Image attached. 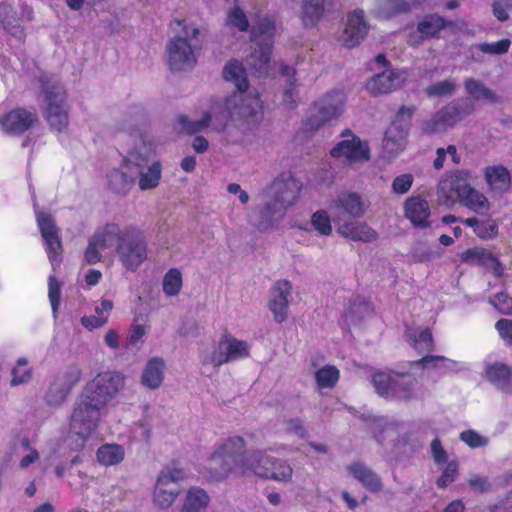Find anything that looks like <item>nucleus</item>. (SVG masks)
Returning <instances> with one entry per match:
<instances>
[{
  "label": "nucleus",
  "mask_w": 512,
  "mask_h": 512,
  "mask_svg": "<svg viewBox=\"0 0 512 512\" xmlns=\"http://www.w3.org/2000/svg\"><path fill=\"white\" fill-rule=\"evenodd\" d=\"M246 446L241 436H231L216 444L205 467V478L211 482H221L230 476L268 480L272 456L260 449L246 453Z\"/></svg>",
  "instance_id": "nucleus-1"
},
{
  "label": "nucleus",
  "mask_w": 512,
  "mask_h": 512,
  "mask_svg": "<svg viewBox=\"0 0 512 512\" xmlns=\"http://www.w3.org/2000/svg\"><path fill=\"white\" fill-rule=\"evenodd\" d=\"M123 386V375L111 371L99 373L85 385L70 422L71 429L82 440H87L97 429L100 410L115 397Z\"/></svg>",
  "instance_id": "nucleus-2"
},
{
  "label": "nucleus",
  "mask_w": 512,
  "mask_h": 512,
  "mask_svg": "<svg viewBox=\"0 0 512 512\" xmlns=\"http://www.w3.org/2000/svg\"><path fill=\"white\" fill-rule=\"evenodd\" d=\"M223 78L232 82L237 91L233 92L225 101V108L231 117L237 116L241 119H261L263 116L262 102L258 94L247 95L249 81L246 69L242 62L236 59L229 60L222 72Z\"/></svg>",
  "instance_id": "nucleus-3"
},
{
  "label": "nucleus",
  "mask_w": 512,
  "mask_h": 512,
  "mask_svg": "<svg viewBox=\"0 0 512 512\" xmlns=\"http://www.w3.org/2000/svg\"><path fill=\"white\" fill-rule=\"evenodd\" d=\"M105 241L115 246L116 252L123 265L136 271L147 258V241L144 232L136 226L120 227L116 223H107L104 234Z\"/></svg>",
  "instance_id": "nucleus-4"
},
{
  "label": "nucleus",
  "mask_w": 512,
  "mask_h": 512,
  "mask_svg": "<svg viewBox=\"0 0 512 512\" xmlns=\"http://www.w3.org/2000/svg\"><path fill=\"white\" fill-rule=\"evenodd\" d=\"M181 27V35L171 38L167 45L168 65L171 71H184L193 68L197 62L195 51L201 48L200 30L176 19L171 23Z\"/></svg>",
  "instance_id": "nucleus-5"
},
{
  "label": "nucleus",
  "mask_w": 512,
  "mask_h": 512,
  "mask_svg": "<svg viewBox=\"0 0 512 512\" xmlns=\"http://www.w3.org/2000/svg\"><path fill=\"white\" fill-rule=\"evenodd\" d=\"M39 82L46 103L45 118L49 128L54 132L62 133L69 126L67 92L59 81L49 75H41Z\"/></svg>",
  "instance_id": "nucleus-6"
},
{
  "label": "nucleus",
  "mask_w": 512,
  "mask_h": 512,
  "mask_svg": "<svg viewBox=\"0 0 512 512\" xmlns=\"http://www.w3.org/2000/svg\"><path fill=\"white\" fill-rule=\"evenodd\" d=\"M276 34V22L273 17L260 18L250 31L251 41L257 48L248 59L249 65L260 75L267 74Z\"/></svg>",
  "instance_id": "nucleus-7"
},
{
  "label": "nucleus",
  "mask_w": 512,
  "mask_h": 512,
  "mask_svg": "<svg viewBox=\"0 0 512 512\" xmlns=\"http://www.w3.org/2000/svg\"><path fill=\"white\" fill-rule=\"evenodd\" d=\"M372 383L376 392L385 399L409 402L416 397L418 381L408 372L377 371L372 375Z\"/></svg>",
  "instance_id": "nucleus-8"
},
{
  "label": "nucleus",
  "mask_w": 512,
  "mask_h": 512,
  "mask_svg": "<svg viewBox=\"0 0 512 512\" xmlns=\"http://www.w3.org/2000/svg\"><path fill=\"white\" fill-rule=\"evenodd\" d=\"M345 96L341 91L335 90L327 93L320 100L313 103V113L302 123L304 134H311L326 123L337 119L343 112Z\"/></svg>",
  "instance_id": "nucleus-9"
},
{
  "label": "nucleus",
  "mask_w": 512,
  "mask_h": 512,
  "mask_svg": "<svg viewBox=\"0 0 512 512\" xmlns=\"http://www.w3.org/2000/svg\"><path fill=\"white\" fill-rule=\"evenodd\" d=\"M415 106H401L394 120L385 131L383 148L390 155H397L406 147Z\"/></svg>",
  "instance_id": "nucleus-10"
},
{
  "label": "nucleus",
  "mask_w": 512,
  "mask_h": 512,
  "mask_svg": "<svg viewBox=\"0 0 512 512\" xmlns=\"http://www.w3.org/2000/svg\"><path fill=\"white\" fill-rule=\"evenodd\" d=\"M270 189L273 193V201L261 210V214L265 218H269L275 213L277 205L281 211L294 205L299 198L302 184L292 175L286 177L281 175L272 182Z\"/></svg>",
  "instance_id": "nucleus-11"
},
{
  "label": "nucleus",
  "mask_w": 512,
  "mask_h": 512,
  "mask_svg": "<svg viewBox=\"0 0 512 512\" xmlns=\"http://www.w3.org/2000/svg\"><path fill=\"white\" fill-rule=\"evenodd\" d=\"M250 348L247 341L237 339L228 331H225L220 337L215 351L203 361V364L220 367L223 364L247 358L250 356Z\"/></svg>",
  "instance_id": "nucleus-12"
},
{
  "label": "nucleus",
  "mask_w": 512,
  "mask_h": 512,
  "mask_svg": "<svg viewBox=\"0 0 512 512\" xmlns=\"http://www.w3.org/2000/svg\"><path fill=\"white\" fill-rule=\"evenodd\" d=\"M39 116L35 107H16L0 116V129L9 136H21L35 128Z\"/></svg>",
  "instance_id": "nucleus-13"
},
{
  "label": "nucleus",
  "mask_w": 512,
  "mask_h": 512,
  "mask_svg": "<svg viewBox=\"0 0 512 512\" xmlns=\"http://www.w3.org/2000/svg\"><path fill=\"white\" fill-rule=\"evenodd\" d=\"M185 477L186 474L183 469L175 467L162 469L153 493L155 505L162 509L170 507L179 494V490L174 486L184 480Z\"/></svg>",
  "instance_id": "nucleus-14"
},
{
  "label": "nucleus",
  "mask_w": 512,
  "mask_h": 512,
  "mask_svg": "<svg viewBox=\"0 0 512 512\" xmlns=\"http://www.w3.org/2000/svg\"><path fill=\"white\" fill-rule=\"evenodd\" d=\"M451 25L452 21L443 16L427 14L417 22L414 30L408 32L407 44L409 47L418 48L427 40L440 39L442 30Z\"/></svg>",
  "instance_id": "nucleus-15"
},
{
  "label": "nucleus",
  "mask_w": 512,
  "mask_h": 512,
  "mask_svg": "<svg viewBox=\"0 0 512 512\" xmlns=\"http://www.w3.org/2000/svg\"><path fill=\"white\" fill-rule=\"evenodd\" d=\"M82 378V370L78 365H70L59 373L46 393V402L49 405H60Z\"/></svg>",
  "instance_id": "nucleus-16"
},
{
  "label": "nucleus",
  "mask_w": 512,
  "mask_h": 512,
  "mask_svg": "<svg viewBox=\"0 0 512 512\" xmlns=\"http://www.w3.org/2000/svg\"><path fill=\"white\" fill-rule=\"evenodd\" d=\"M37 223L45 242V249L52 266L58 265L63 252L62 242L59 237V229L53 217L45 212L37 215Z\"/></svg>",
  "instance_id": "nucleus-17"
},
{
  "label": "nucleus",
  "mask_w": 512,
  "mask_h": 512,
  "mask_svg": "<svg viewBox=\"0 0 512 512\" xmlns=\"http://www.w3.org/2000/svg\"><path fill=\"white\" fill-rule=\"evenodd\" d=\"M336 159H344L348 163H363L370 159V147L358 136L339 141L330 151Z\"/></svg>",
  "instance_id": "nucleus-18"
},
{
  "label": "nucleus",
  "mask_w": 512,
  "mask_h": 512,
  "mask_svg": "<svg viewBox=\"0 0 512 512\" xmlns=\"http://www.w3.org/2000/svg\"><path fill=\"white\" fill-rule=\"evenodd\" d=\"M470 179L471 172L468 170H455L451 172L439 187L440 197L445 198V203H454L472 187Z\"/></svg>",
  "instance_id": "nucleus-19"
},
{
  "label": "nucleus",
  "mask_w": 512,
  "mask_h": 512,
  "mask_svg": "<svg viewBox=\"0 0 512 512\" xmlns=\"http://www.w3.org/2000/svg\"><path fill=\"white\" fill-rule=\"evenodd\" d=\"M369 26L364 18V11L356 9L347 17V23L342 35L343 46L354 48L367 35Z\"/></svg>",
  "instance_id": "nucleus-20"
},
{
  "label": "nucleus",
  "mask_w": 512,
  "mask_h": 512,
  "mask_svg": "<svg viewBox=\"0 0 512 512\" xmlns=\"http://www.w3.org/2000/svg\"><path fill=\"white\" fill-rule=\"evenodd\" d=\"M330 208L338 214H346L352 218H361L366 212V205L356 192L339 193L331 202Z\"/></svg>",
  "instance_id": "nucleus-21"
},
{
  "label": "nucleus",
  "mask_w": 512,
  "mask_h": 512,
  "mask_svg": "<svg viewBox=\"0 0 512 512\" xmlns=\"http://www.w3.org/2000/svg\"><path fill=\"white\" fill-rule=\"evenodd\" d=\"M430 206L421 196H411L404 202V215L414 227H430Z\"/></svg>",
  "instance_id": "nucleus-22"
},
{
  "label": "nucleus",
  "mask_w": 512,
  "mask_h": 512,
  "mask_svg": "<svg viewBox=\"0 0 512 512\" xmlns=\"http://www.w3.org/2000/svg\"><path fill=\"white\" fill-rule=\"evenodd\" d=\"M290 291L291 284L288 280H279L272 288V298L269 307L278 323H282L287 319Z\"/></svg>",
  "instance_id": "nucleus-23"
},
{
  "label": "nucleus",
  "mask_w": 512,
  "mask_h": 512,
  "mask_svg": "<svg viewBox=\"0 0 512 512\" xmlns=\"http://www.w3.org/2000/svg\"><path fill=\"white\" fill-rule=\"evenodd\" d=\"M348 473L371 493H378L383 488L381 477L366 464L356 461L347 466Z\"/></svg>",
  "instance_id": "nucleus-24"
},
{
  "label": "nucleus",
  "mask_w": 512,
  "mask_h": 512,
  "mask_svg": "<svg viewBox=\"0 0 512 512\" xmlns=\"http://www.w3.org/2000/svg\"><path fill=\"white\" fill-rule=\"evenodd\" d=\"M402 81L399 72L386 70L371 77L366 83V89L372 96L387 94L400 87Z\"/></svg>",
  "instance_id": "nucleus-25"
},
{
  "label": "nucleus",
  "mask_w": 512,
  "mask_h": 512,
  "mask_svg": "<svg viewBox=\"0 0 512 512\" xmlns=\"http://www.w3.org/2000/svg\"><path fill=\"white\" fill-rule=\"evenodd\" d=\"M483 174L490 192L502 195L510 190L511 174L505 166H487Z\"/></svg>",
  "instance_id": "nucleus-26"
},
{
  "label": "nucleus",
  "mask_w": 512,
  "mask_h": 512,
  "mask_svg": "<svg viewBox=\"0 0 512 512\" xmlns=\"http://www.w3.org/2000/svg\"><path fill=\"white\" fill-rule=\"evenodd\" d=\"M337 232L352 241L365 243L373 242L379 237L377 231L366 222H345L338 226Z\"/></svg>",
  "instance_id": "nucleus-27"
},
{
  "label": "nucleus",
  "mask_w": 512,
  "mask_h": 512,
  "mask_svg": "<svg viewBox=\"0 0 512 512\" xmlns=\"http://www.w3.org/2000/svg\"><path fill=\"white\" fill-rule=\"evenodd\" d=\"M448 127H453L475 111V105L470 98H461L440 109Z\"/></svg>",
  "instance_id": "nucleus-28"
},
{
  "label": "nucleus",
  "mask_w": 512,
  "mask_h": 512,
  "mask_svg": "<svg viewBox=\"0 0 512 512\" xmlns=\"http://www.w3.org/2000/svg\"><path fill=\"white\" fill-rule=\"evenodd\" d=\"M462 262L493 269L496 274H501V265L498 259L484 248H468L460 255Z\"/></svg>",
  "instance_id": "nucleus-29"
},
{
  "label": "nucleus",
  "mask_w": 512,
  "mask_h": 512,
  "mask_svg": "<svg viewBox=\"0 0 512 512\" xmlns=\"http://www.w3.org/2000/svg\"><path fill=\"white\" fill-rule=\"evenodd\" d=\"M326 0H302L301 20L304 26H315L324 16Z\"/></svg>",
  "instance_id": "nucleus-30"
},
{
  "label": "nucleus",
  "mask_w": 512,
  "mask_h": 512,
  "mask_svg": "<svg viewBox=\"0 0 512 512\" xmlns=\"http://www.w3.org/2000/svg\"><path fill=\"white\" fill-rule=\"evenodd\" d=\"M457 201L479 215H486L491 208L488 198L474 187L468 189L467 193Z\"/></svg>",
  "instance_id": "nucleus-31"
},
{
  "label": "nucleus",
  "mask_w": 512,
  "mask_h": 512,
  "mask_svg": "<svg viewBox=\"0 0 512 512\" xmlns=\"http://www.w3.org/2000/svg\"><path fill=\"white\" fill-rule=\"evenodd\" d=\"M486 376L494 386L506 390L512 383V368L507 364L496 362L487 366Z\"/></svg>",
  "instance_id": "nucleus-32"
},
{
  "label": "nucleus",
  "mask_w": 512,
  "mask_h": 512,
  "mask_svg": "<svg viewBox=\"0 0 512 512\" xmlns=\"http://www.w3.org/2000/svg\"><path fill=\"white\" fill-rule=\"evenodd\" d=\"M164 368L163 359L157 357L150 359L142 373V384L150 389L158 388L163 381Z\"/></svg>",
  "instance_id": "nucleus-33"
},
{
  "label": "nucleus",
  "mask_w": 512,
  "mask_h": 512,
  "mask_svg": "<svg viewBox=\"0 0 512 512\" xmlns=\"http://www.w3.org/2000/svg\"><path fill=\"white\" fill-rule=\"evenodd\" d=\"M210 502L207 492L199 487H191L185 496L180 512H203Z\"/></svg>",
  "instance_id": "nucleus-34"
},
{
  "label": "nucleus",
  "mask_w": 512,
  "mask_h": 512,
  "mask_svg": "<svg viewBox=\"0 0 512 512\" xmlns=\"http://www.w3.org/2000/svg\"><path fill=\"white\" fill-rule=\"evenodd\" d=\"M106 232V224L99 228L93 237L89 240L88 246L84 252V258L88 264H96L101 260V254L99 249L105 250L112 247V244H108L103 239H106L104 235Z\"/></svg>",
  "instance_id": "nucleus-35"
},
{
  "label": "nucleus",
  "mask_w": 512,
  "mask_h": 512,
  "mask_svg": "<svg viewBox=\"0 0 512 512\" xmlns=\"http://www.w3.org/2000/svg\"><path fill=\"white\" fill-rule=\"evenodd\" d=\"M464 88L466 93L475 100L484 99L490 103H497L500 100V97L494 91L472 77L464 80Z\"/></svg>",
  "instance_id": "nucleus-36"
},
{
  "label": "nucleus",
  "mask_w": 512,
  "mask_h": 512,
  "mask_svg": "<svg viewBox=\"0 0 512 512\" xmlns=\"http://www.w3.org/2000/svg\"><path fill=\"white\" fill-rule=\"evenodd\" d=\"M96 456L101 465L114 466L123 461L125 450L119 444H103L98 448Z\"/></svg>",
  "instance_id": "nucleus-37"
},
{
  "label": "nucleus",
  "mask_w": 512,
  "mask_h": 512,
  "mask_svg": "<svg viewBox=\"0 0 512 512\" xmlns=\"http://www.w3.org/2000/svg\"><path fill=\"white\" fill-rule=\"evenodd\" d=\"M268 480L288 483L292 480L293 469L287 460L272 456L269 467Z\"/></svg>",
  "instance_id": "nucleus-38"
},
{
  "label": "nucleus",
  "mask_w": 512,
  "mask_h": 512,
  "mask_svg": "<svg viewBox=\"0 0 512 512\" xmlns=\"http://www.w3.org/2000/svg\"><path fill=\"white\" fill-rule=\"evenodd\" d=\"M134 182L135 179L133 177L120 169H113L108 175L109 187L117 194H127L133 187Z\"/></svg>",
  "instance_id": "nucleus-39"
},
{
  "label": "nucleus",
  "mask_w": 512,
  "mask_h": 512,
  "mask_svg": "<svg viewBox=\"0 0 512 512\" xmlns=\"http://www.w3.org/2000/svg\"><path fill=\"white\" fill-rule=\"evenodd\" d=\"M340 378L339 370L333 365H325L315 373V380L318 388H334Z\"/></svg>",
  "instance_id": "nucleus-40"
},
{
  "label": "nucleus",
  "mask_w": 512,
  "mask_h": 512,
  "mask_svg": "<svg viewBox=\"0 0 512 512\" xmlns=\"http://www.w3.org/2000/svg\"><path fill=\"white\" fill-rule=\"evenodd\" d=\"M445 118L441 110L431 115L429 119H425L420 123L419 131L421 135L430 136L447 130Z\"/></svg>",
  "instance_id": "nucleus-41"
},
{
  "label": "nucleus",
  "mask_w": 512,
  "mask_h": 512,
  "mask_svg": "<svg viewBox=\"0 0 512 512\" xmlns=\"http://www.w3.org/2000/svg\"><path fill=\"white\" fill-rule=\"evenodd\" d=\"M162 167L159 161L153 162L146 172H141L139 177V188L149 190L158 186L161 179Z\"/></svg>",
  "instance_id": "nucleus-42"
},
{
  "label": "nucleus",
  "mask_w": 512,
  "mask_h": 512,
  "mask_svg": "<svg viewBox=\"0 0 512 512\" xmlns=\"http://www.w3.org/2000/svg\"><path fill=\"white\" fill-rule=\"evenodd\" d=\"M409 10L410 6L405 0H381L378 6L379 15L385 19H391Z\"/></svg>",
  "instance_id": "nucleus-43"
},
{
  "label": "nucleus",
  "mask_w": 512,
  "mask_h": 512,
  "mask_svg": "<svg viewBox=\"0 0 512 512\" xmlns=\"http://www.w3.org/2000/svg\"><path fill=\"white\" fill-rule=\"evenodd\" d=\"M182 274L179 269H169L163 277V291L167 296H176L182 289Z\"/></svg>",
  "instance_id": "nucleus-44"
},
{
  "label": "nucleus",
  "mask_w": 512,
  "mask_h": 512,
  "mask_svg": "<svg viewBox=\"0 0 512 512\" xmlns=\"http://www.w3.org/2000/svg\"><path fill=\"white\" fill-rule=\"evenodd\" d=\"M211 114L204 112L203 118L200 121H190L187 116H177V122L181 125V131L186 134H195L208 127L211 121Z\"/></svg>",
  "instance_id": "nucleus-45"
},
{
  "label": "nucleus",
  "mask_w": 512,
  "mask_h": 512,
  "mask_svg": "<svg viewBox=\"0 0 512 512\" xmlns=\"http://www.w3.org/2000/svg\"><path fill=\"white\" fill-rule=\"evenodd\" d=\"M226 24L236 28L239 32H247L250 26L245 12L237 5L228 11Z\"/></svg>",
  "instance_id": "nucleus-46"
},
{
  "label": "nucleus",
  "mask_w": 512,
  "mask_h": 512,
  "mask_svg": "<svg viewBox=\"0 0 512 512\" xmlns=\"http://www.w3.org/2000/svg\"><path fill=\"white\" fill-rule=\"evenodd\" d=\"M311 224L320 235L328 236L332 233L331 220L325 210H318L313 213Z\"/></svg>",
  "instance_id": "nucleus-47"
},
{
  "label": "nucleus",
  "mask_w": 512,
  "mask_h": 512,
  "mask_svg": "<svg viewBox=\"0 0 512 512\" xmlns=\"http://www.w3.org/2000/svg\"><path fill=\"white\" fill-rule=\"evenodd\" d=\"M48 297L54 317H57L61 300V284L54 275L48 279Z\"/></svg>",
  "instance_id": "nucleus-48"
},
{
  "label": "nucleus",
  "mask_w": 512,
  "mask_h": 512,
  "mask_svg": "<svg viewBox=\"0 0 512 512\" xmlns=\"http://www.w3.org/2000/svg\"><path fill=\"white\" fill-rule=\"evenodd\" d=\"M31 378V369L27 366L24 358H19L16 366L12 369L11 385L17 386L27 382Z\"/></svg>",
  "instance_id": "nucleus-49"
},
{
  "label": "nucleus",
  "mask_w": 512,
  "mask_h": 512,
  "mask_svg": "<svg viewBox=\"0 0 512 512\" xmlns=\"http://www.w3.org/2000/svg\"><path fill=\"white\" fill-rule=\"evenodd\" d=\"M510 45V40L505 38L495 43H480L476 48L483 54L502 55L509 51Z\"/></svg>",
  "instance_id": "nucleus-50"
},
{
  "label": "nucleus",
  "mask_w": 512,
  "mask_h": 512,
  "mask_svg": "<svg viewBox=\"0 0 512 512\" xmlns=\"http://www.w3.org/2000/svg\"><path fill=\"white\" fill-rule=\"evenodd\" d=\"M414 349L418 353L431 352L434 350V340L430 329L422 330L414 340Z\"/></svg>",
  "instance_id": "nucleus-51"
},
{
  "label": "nucleus",
  "mask_w": 512,
  "mask_h": 512,
  "mask_svg": "<svg viewBox=\"0 0 512 512\" xmlns=\"http://www.w3.org/2000/svg\"><path fill=\"white\" fill-rule=\"evenodd\" d=\"M474 233L482 240L493 239L498 234V226L493 220H480Z\"/></svg>",
  "instance_id": "nucleus-52"
},
{
  "label": "nucleus",
  "mask_w": 512,
  "mask_h": 512,
  "mask_svg": "<svg viewBox=\"0 0 512 512\" xmlns=\"http://www.w3.org/2000/svg\"><path fill=\"white\" fill-rule=\"evenodd\" d=\"M456 88V85L453 81L444 80L434 84H431L427 87V95L428 96H448L451 95Z\"/></svg>",
  "instance_id": "nucleus-53"
},
{
  "label": "nucleus",
  "mask_w": 512,
  "mask_h": 512,
  "mask_svg": "<svg viewBox=\"0 0 512 512\" xmlns=\"http://www.w3.org/2000/svg\"><path fill=\"white\" fill-rule=\"evenodd\" d=\"M458 475V463L450 461L442 472L441 476L437 479V486L439 488H446L455 481Z\"/></svg>",
  "instance_id": "nucleus-54"
},
{
  "label": "nucleus",
  "mask_w": 512,
  "mask_h": 512,
  "mask_svg": "<svg viewBox=\"0 0 512 512\" xmlns=\"http://www.w3.org/2000/svg\"><path fill=\"white\" fill-rule=\"evenodd\" d=\"M281 72L285 76L292 75V80L290 81L289 87L284 91V102L288 104V108L294 109L296 107V102L292 100L293 94L296 89V79H295V70L290 68L289 66H282Z\"/></svg>",
  "instance_id": "nucleus-55"
},
{
  "label": "nucleus",
  "mask_w": 512,
  "mask_h": 512,
  "mask_svg": "<svg viewBox=\"0 0 512 512\" xmlns=\"http://www.w3.org/2000/svg\"><path fill=\"white\" fill-rule=\"evenodd\" d=\"M499 336L507 346H512V319L501 318L495 324Z\"/></svg>",
  "instance_id": "nucleus-56"
},
{
  "label": "nucleus",
  "mask_w": 512,
  "mask_h": 512,
  "mask_svg": "<svg viewBox=\"0 0 512 512\" xmlns=\"http://www.w3.org/2000/svg\"><path fill=\"white\" fill-rule=\"evenodd\" d=\"M492 304L500 313L512 315V298L507 293H497L492 300Z\"/></svg>",
  "instance_id": "nucleus-57"
},
{
  "label": "nucleus",
  "mask_w": 512,
  "mask_h": 512,
  "mask_svg": "<svg viewBox=\"0 0 512 512\" xmlns=\"http://www.w3.org/2000/svg\"><path fill=\"white\" fill-rule=\"evenodd\" d=\"M460 439L471 448H479L487 444V440L475 430H465L460 433Z\"/></svg>",
  "instance_id": "nucleus-58"
},
{
  "label": "nucleus",
  "mask_w": 512,
  "mask_h": 512,
  "mask_svg": "<svg viewBox=\"0 0 512 512\" xmlns=\"http://www.w3.org/2000/svg\"><path fill=\"white\" fill-rule=\"evenodd\" d=\"M413 184V176L409 173L397 176L392 182V190L396 194L407 193Z\"/></svg>",
  "instance_id": "nucleus-59"
},
{
  "label": "nucleus",
  "mask_w": 512,
  "mask_h": 512,
  "mask_svg": "<svg viewBox=\"0 0 512 512\" xmlns=\"http://www.w3.org/2000/svg\"><path fill=\"white\" fill-rule=\"evenodd\" d=\"M446 358L440 355H426L418 360L410 361V367H417L421 369L434 368L437 365V362L445 361Z\"/></svg>",
  "instance_id": "nucleus-60"
},
{
  "label": "nucleus",
  "mask_w": 512,
  "mask_h": 512,
  "mask_svg": "<svg viewBox=\"0 0 512 512\" xmlns=\"http://www.w3.org/2000/svg\"><path fill=\"white\" fill-rule=\"evenodd\" d=\"M108 321V316H83L81 318V324L87 328L88 330H93L96 328H100L105 325Z\"/></svg>",
  "instance_id": "nucleus-61"
},
{
  "label": "nucleus",
  "mask_w": 512,
  "mask_h": 512,
  "mask_svg": "<svg viewBox=\"0 0 512 512\" xmlns=\"http://www.w3.org/2000/svg\"><path fill=\"white\" fill-rule=\"evenodd\" d=\"M431 452L433 459L438 464H443L447 461V453L442 446L441 441L435 438L431 442Z\"/></svg>",
  "instance_id": "nucleus-62"
},
{
  "label": "nucleus",
  "mask_w": 512,
  "mask_h": 512,
  "mask_svg": "<svg viewBox=\"0 0 512 512\" xmlns=\"http://www.w3.org/2000/svg\"><path fill=\"white\" fill-rule=\"evenodd\" d=\"M468 483L473 489L482 493L489 491L491 488V485L488 482L487 478L478 475L471 477L468 480Z\"/></svg>",
  "instance_id": "nucleus-63"
},
{
  "label": "nucleus",
  "mask_w": 512,
  "mask_h": 512,
  "mask_svg": "<svg viewBox=\"0 0 512 512\" xmlns=\"http://www.w3.org/2000/svg\"><path fill=\"white\" fill-rule=\"evenodd\" d=\"M12 11L13 8L10 5L0 4V21L4 28L8 31H10V26L15 20L14 16H9V13Z\"/></svg>",
  "instance_id": "nucleus-64"
}]
</instances>
